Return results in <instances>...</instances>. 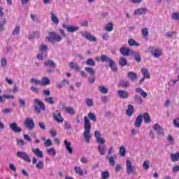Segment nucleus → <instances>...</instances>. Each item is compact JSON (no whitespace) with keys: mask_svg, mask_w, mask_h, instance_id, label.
Returning <instances> with one entry per match:
<instances>
[{"mask_svg":"<svg viewBox=\"0 0 179 179\" xmlns=\"http://www.w3.org/2000/svg\"><path fill=\"white\" fill-rule=\"evenodd\" d=\"M90 131H92V124L90 123V120H89V117H87V116H85L83 136L87 143H89V142H90V139L92 138V134H90Z\"/></svg>","mask_w":179,"mask_h":179,"instance_id":"1","label":"nucleus"},{"mask_svg":"<svg viewBox=\"0 0 179 179\" xmlns=\"http://www.w3.org/2000/svg\"><path fill=\"white\" fill-rule=\"evenodd\" d=\"M94 136L96 139V142L99 143L100 145L98 146V150L103 156L104 153H106V145H103V143H106V140L104 138H101V134L99 131H95L94 132Z\"/></svg>","mask_w":179,"mask_h":179,"instance_id":"2","label":"nucleus"},{"mask_svg":"<svg viewBox=\"0 0 179 179\" xmlns=\"http://www.w3.org/2000/svg\"><path fill=\"white\" fill-rule=\"evenodd\" d=\"M126 171L127 174H135L136 173V168L132 165V162L129 159L126 160Z\"/></svg>","mask_w":179,"mask_h":179,"instance_id":"3","label":"nucleus"},{"mask_svg":"<svg viewBox=\"0 0 179 179\" xmlns=\"http://www.w3.org/2000/svg\"><path fill=\"white\" fill-rule=\"evenodd\" d=\"M46 40L48 41H61L62 40V38L57 33L54 32H50L49 36L46 37Z\"/></svg>","mask_w":179,"mask_h":179,"instance_id":"4","label":"nucleus"},{"mask_svg":"<svg viewBox=\"0 0 179 179\" xmlns=\"http://www.w3.org/2000/svg\"><path fill=\"white\" fill-rule=\"evenodd\" d=\"M153 130L157 131V136L159 138L164 136V129L160 124L156 123L152 126Z\"/></svg>","mask_w":179,"mask_h":179,"instance_id":"5","label":"nucleus"},{"mask_svg":"<svg viewBox=\"0 0 179 179\" xmlns=\"http://www.w3.org/2000/svg\"><path fill=\"white\" fill-rule=\"evenodd\" d=\"M17 156L20 159H22V160H24V162H27V163H30L31 162V159H30V157H29V155H27L24 152H22V151L17 152Z\"/></svg>","mask_w":179,"mask_h":179,"instance_id":"6","label":"nucleus"},{"mask_svg":"<svg viewBox=\"0 0 179 179\" xmlns=\"http://www.w3.org/2000/svg\"><path fill=\"white\" fill-rule=\"evenodd\" d=\"M148 52H150L154 58H159L162 55V50L153 47H150L148 48Z\"/></svg>","mask_w":179,"mask_h":179,"instance_id":"7","label":"nucleus"},{"mask_svg":"<svg viewBox=\"0 0 179 179\" xmlns=\"http://www.w3.org/2000/svg\"><path fill=\"white\" fill-rule=\"evenodd\" d=\"M45 68H47L48 72H52L54 71V68H55L56 64L52 60H47L44 63Z\"/></svg>","mask_w":179,"mask_h":179,"instance_id":"8","label":"nucleus"},{"mask_svg":"<svg viewBox=\"0 0 179 179\" xmlns=\"http://www.w3.org/2000/svg\"><path fill=\"white\" fill-rule=\"evenodd\" d=\"M64 29H66V30L69 33H75V31H78L79 30L80 27L79 26H74V25H69L66 26L65 24H63Z\"/></svg>","mask_w":179,"mask_h":179,"instance_id":"9","label":"nucleus"},{"mask_svg":"<svg viewBox=\"0 0 179 179\" xmlns=\"http://www.w3.org/2000/svg\"><path fill=\"white\" fill-rule=\"evenodd\" d=\"M24 125L29 128V129H33L34 128V121L30 118H27L26 120L24 122Z\"/></svg>","mask_w":179,"mask_h":179,"instance_id":"10","label":"nucleus"},{"mask_svg":"<svg viewBox=\"0 0 179 179\" xmlns=\"http://www.w3.org/2000/svg\"><path fill=\"white\" fill-rule=\"evenodd\" d=\"M54 118L57 122L62 123L64 122V118L61 116V112L59 110H56L53 114Z\"/></svg>","mask_w":179,"mask_h":179,"instance_id":"11","label":"nucleus"},{"mask_svg":"<svg viewBox=\"0 0 179 179\" xmlns=\"http://www.w3.org/2000/svg\"><path fill=\"white\" fill-rule=\"evenodd\" d=\"M10 128L13 131V132H15L17 134H19V132H22V128H20L19 126H17V124L15 122L11 123L10 124Z\"/></svg>","mask_w":179,"mask_h":179,"instance_id":"12","label":"nucleus"},{"mask_svg":"<svg viewBox=\"0 0 179 179\" xmlns=\"http://www.w3.org/2000/svg\"><path fill=\"white\" fill-rule=\"evenodd\" d=\"M32 152L34 155L37 156V157H39V159H43V157H44V153L43 152V151L40 150V148H33Z\"/></svg>","mask_w":179,"mask_h":179,"instance_id":"13","label":"nucleus"},{"mask_svg":"<svg viewBox=\"0 0 179 179\" xmlns=\"http://www.w3.org/2000/svg\"><path fill=\"white\" fill-rule=\"evenodd\" d=\"M34 101L36 104H37V106L40 107V108H38L37 106L35 107L36 110L38 113H40V110H45V106H44V103L41 102V101H40L39 99H35Z\"/></svg>","mask_w":179,"mask_h":179,"instance_id":"14","label":"nucleus"},{"mask_svg":"<svg viewBox=\"0 0 179 179\" xmlns=\"http://www.w3.org/2000/svg\"><path fill=\"white\" fill-rule=\"evenodd\" d=\"M143 121V116H142V115H139L135 121L134 125L135 127H136V128H141V127L142 126V122Z\"/></svg>","mask_w":179,"mask_h":179,"instance_id":"15","label":"nucleus"},{"mask_svg":"<svg viewBox=\"0 0 179 179\" xmlns=\"http://www.w3.org/2000/svg\"><path fill=\"white\" fill-rule=\"evenodd\" d=\"M64 145L69 155H72L73 153V148H72V143H71V142L69 141H67L66 140H64Z\"/></svg>","mask_w":179,"mask_h":179,"instance_id":"16","label":"nucleus"},{"mask_svg":"<svg viewBox=\"0 0 179 179\" xmlns=\"http://www.w3.org/2000/svg\"><path fill=\"white\" fill-rule=\"evenodd\" d=\"M129 52L130 54H134V50H130L129 48L125 47H122L120 49V53L122 55L128 56L129 55Z\"/></svg>","mask_w":179,"mask_h":179,"instance_id":"17","label":"nucleus"},{"mask_svg":"<svg viewBox=\"0 0 179 179\" xmlns=\"http://www.w3.org/2000/svg\"><path fill=\"white\" fill-rule=\"evenodd\" d=\"M50 16H51V20H52L53 24H55L56 26H57V24L59 23V19H58L57 14H55L53 12H51Z\"/></svg>","mask_w":179,"mask_h":179,"instance_id":"18","label":"nucleus"},{"mask_svg":"<svg viewBox=\"0 0 179 179\" xmlns=\"http://www.w3.org/2000/svg\"><path fill=\"white\" fill-rule=\"evenodd\" d=\"M117 94L120 99H128V96H129L128 92L121 90H117Z\"/></svg>","mask_w":179,"mask_h":179,"instance_id":"19","label":"nucleus"},{"mask_svg":"<svg viewBox=\"0 0 179 179\" xmlns=\"http://www.w3.org/2000/svg\"><path fill=\"white\" fill-rule=\"evenodd\" d=\"M82 36L87 38V40H88L89 41H92V42L97 41V38H96V37L93 36L90 34H83V33Z\"/></svg>","mask_w":179,"mask_h":179,"instance_id":"20","label":"nucleus"},{"mask_svg":"<svg viewBox=\"0 0 179 179\" xmlns=\"http://www.w3.org/2000/svg\"><path fill=\"white\" fill-rule=\"evenodd\" d=\"M127 76L131 82H135L138 79V75L135 73L134 71H129L127 74Z\"/></svg>","mask_w":179,"mask_h":179,"instance_id":"21","label":"nucleus"},{"mask_svg":"<svg viewBox=\"0 0 179 179\" xmlns=\"http://www.w3.org/2000/svg\"><path fill=\"white\" fill-rule=\"evenodd\" d=\"M141 36L145 40L149 38V29L148 28H143L141 29Z\"/></svg>","mask_w":179,"mask_h":179,"instance_id":"22","label":"nucleus"},{"mask_svg":"<svg viewBox=\"0 0 179 179\" xmlns=\"http://www.w3.org/2000/svg\"><path fill=\"white\" fill-rule=\"evenodd\" d=\"M148 12V10L145 8H138L134 10V15H145Z\"/></svg>","mask_w":179,"mask_h":179,"instance_id":"23","label":"nucleus"},{"mask_svg":"<svg viewBox=\"0 0 179 179\" xmlns=\"http://www.w3.org/2000/svg\"><path fill=\"white\" fill-rule=\"evenodd\" d=\"M85 71L87 73H90V75H91V76H94L96 75V71H94V69H93L92 67H85Z\"/></svg>","mask_w":179,"mask_h":179,"instance_id":"24","label":"nucleus"},{"mask_svg":"<svg viewBox=\"0 0 179 179\" xmlns=\"http://www.w3.org/2000/svg\"><path fill=\"white\" fill-rule=\"evenodd\" d=\"M143 118L145 124H150V122H152V119L150 118V116L148 114V113H145L143 114Z\"/></svg>","mask_w":179,"mask_h":179,"instance_id":"25","label":"nucleus"},{"mask_svg":"<svg viewBox=\"0 0 179 179\" xmlns=\"http://www.w3.org/2000/svg\"><path fill=\"white\" fill-rule=\"evenodd\" d=\"M51 83V81L48 78L44 77L42 80H41V86H47Z\"/></svg>","mask_w":179,"mask_h":179,"instance_id":"26","label":"nucleus"},{"mask_svg":"<svg viewBox=\"0 0 179 179\" xmlns=\"http://www.w3.org/2000/svg\"><path fill=\"white\" fill-rule=\"evenodd\" d=\"M104 29L106 30V31H113V30H114V24L113 22H108L105 26Z\"/></svg>","mask_w":179,"mask_h":179,"instance_id":"27","label":"nucleus"},{"mask_svg":"<svg viewBox=\"0 0 179 179\" xmlns=\"http://www.w3.org/2000/svg\"><path fill=\"white\" fill-rule=\"evenodd\" d=\"M126 113L129 117L132 116V114H134V106L132 105H129L128 108L126 110Z\"/></svg>","mask_w":179,"mask_h":179,"instance_id":"28","label":"nucleus"},{"mask_svg":"<svg viewBox=\"0 0 179 179\" xmlns=\"http://www.w3.org/2000/svg\"><path fill=\"white\" fill-rule=\"evenodd\" d=\"M102 62H108L109 64L113 61V59L104 55H102L100 57Z\"/></svg>","mask_w":179,"mask_h":179,"instance_id":"29","label":"nucleus"},{"mask_svg":"<svg viewBox=\"0 0 179 179\" xmlns=\"http://www.w3.org/2000/svg\"><path fill=\"white\" fill-rule=\"evenodd\" d=\"M3 99H11L12 100H13V99H15V96L6 95V94H4L3 96L0 95V103H3Z\"/></svg>","mask_w":179,"mask_h":179,"instance_id":"30","label":"nucleus"},{"mask_svg":"<svg viewBox=\"0 0 179 179\" xmlns=\"http://www.w3.org/2000/svg\"><path fill=\"white\" fill-rule=\"evenodd\" d=\"M171 162H176L179 160V152L175 154H171Z\"/></svg>","mask_w":179,"mask_h":179,"instance_id":"31","label":"nucleus"},{"mask_svg":"<svg viewBox=\"0 0 179 179\" xmlns=\"http://www.w3.org/2000/svg\"><path fill=\"white\" fill-rule=\"evenodd\" d=\"M47 50H48V45L45 44H41L39 45V52H47Z\"/></svg>","mask_w":179,"mask_h":179,"instance_id":"32","label":"nucleus"},{"mask_svg":"<svg viewBox=\"0 0 179 179\" xmlns=\"http://www.w3.org/2000/svg\"><path fill=\"white\" fill-rule=\"evenodd\" d=\"M64 110L66 111V113H67L68 114H70V115H75V109L72 107H66L64 108Z\"/></svg>","mask_w":179,"mask_h":179,"instance_id":"33","label":"nucleus"},{"mask_svg":"<svg viewBox=\"0 0 179 179\" xmlns=\"http://www.w3.org/2000/svg\"><path fill=\"white\" fill-rule=\"evenodd\" d=\"M5 24H6V20L5 18H1L0 21V31H3V30H5Z\"/></svg>","mask_w":179,"mask_h":179,"instance_id":"34","label":"nucleus"},{"mask_svg":"<svg viewBox=\"0 0 179 179\" xmlns=\"http://www.w3.org/2000/svg\"><path fill=\"white\" fill-rule=\"evenodd\" d=\"M119 152L122 157H125V155H127V150L125 149V147H124L123 145L120 146L119 149Z\"/></svg>","mask_w":179,"mask_h":179,"instance_id":"35","label":"nucleus"},{"mask_svg":"<svg viewBox=\"0 0 179 179\" xmlns=\"http://www.w3.org/2000/svg\"><path fill=\"white\" fill-rule=\"evenodd\" d=\"M69 67L71 69H75V71H80V66H78L76 63L71 62L69 64Z\"/></svg>","mask_w":179,"mask_h":179,"instance_id":"36","label":"nucleus"},{"mask_svg":"<svg viewBox=\"0 0 179 179\" xmlns=\"http://www.w3.org/2000/svg\"><path fill=\"white\" fill-rule=\"evenodd\" d=\"M141 73H143L144 78H146V79H149L150 78V74L149 73V71H148V69H142Z\"/></svg>","mask_w":179,"mask_h":179,"instance_id":"37","label":"nucleus"},{"mask_svg":"<svg viewBox=\"0 0 179 179\" xmlns=\"http://www.w3.org/2000/svg\"><path fill=\"white\" fill-rule=\"evenodd\" d=\"M99 90L103 94H107V93H108V88H107L103 85H101L99 87Z\"/></svg>","mask_w":179,"mask_h":179,"instance_id":"38","label":"nucleus"},{"mask_svg":"<svg viewBox=\"0 0 179 179\" xmlns=\"http://www.w3.org/2000/svg\"><path fill=\"white\" fill-rule=\"evenodd\" d=\"M136 92L137 93H139L142 97H147L148 96V93H146L142 88H136Z\"/></svg>","mask_w":179,"mask_h":179,"instance_id":"39","label":"nucleus"},{"mask_svg":"<svg viewBox=\"0 0 179 179\" xmlns=\"http://www.w3.org/2000/svg\"><path fill=\"white\" fill-rule=\"evenodd\" d=\"M115 159H117V155L110 156L108 158L109 164H110V166H115Z\"/></svg>","mask_w":179,"mask_h":179,"instance_id":"40","label":"nucleus"},{"mask_svg":"<svg viewBox=\"0 0 179 179\" xmlns=\"http://www.w3.org/2000/svg\"><path fill=\"white\" fill-rule=\"evenodd\" d=\"M74 170L76 174H78V176H83L84 173H83V169H82V168L79 166H75Z\"/></svg>","mask_w":179,"mask_h":179,"instance_id":"41","label":"nucleus"},{"mask_svg":"<svg viewBox=\"0 0 179 179\" xmlns=\"http://www.w3.org/2000/svg\"><path fill=\"white\" fill-rule=\"evenodd\" d=\"M109 66H110L111 71H113V72H115V71H117V66H115V62H114V60H112L109 63Z\"/></svg>","mask_w":179,"mask_h":179,"instance_id":"42","label":"nucleus"},{"mask_svg":"<svg viewBox=\"0 0 179 179\" xmlns=\"http://www.w3.org/2000/svg\"><path fill=\"white\" fill-rule=\"evenodd\" d=\"M110 178V172L108 171H104L101 173L102 179H108Z\"/></svg>","mask_w":179,"mask_h":179,"instance_id":"43","label":"nucleus"},{"mask_svg":"<svg viewBox=\"0 0 179 179\" xmlns=\"http://www.w3.org/2000/svg\"><path fill=\"white\" fill-rule=\"evenodd\" d=\"M47 153L50 155V156H55L57 155V151H55V149L50 148L47 150Z\"/></svg>","mask_w":179,"mask_h":179,"instance_id":"44","label":"nucleus"},{"mask_svg":"<svg viewBox=\"0 0 179 179\" xmlns=\"http://www.w3.org/2000/svg\"><path fill=\"white\" fill-rule=\"evenodd\" d=\"M86 64L88 66H96V62H94L92 59H87L86 61Z\"/></svg>","mask_w":179,"mask_h":179,"instance_id":"45","label":"nucleus"},{"mask_svg":"<svg viewBox=\"0 0 179 179\" xmlns=\"http://www.w3.org/2000/svg\"><path fill=\"white\" fill-rule=\"evenodd\" d=\"M143 167L144 170H149V167H150V162L149 160L144 161Z\"/></svg>","mask_w":179,"mask_h":179,"instance_id":"46","label":"nucleus"},{"mask_svg":"<svg viewBox=\"0 0 179 179\" xmlns=\"http://www.w3.org/2000/svg\"><path fill=\"white\" fill-rule=\"evenodd\" d=\"M171 18L176 22H179V13H173L171 14Z\"/></svg>","mask_w":179,"mask_h":179,"instance_id":"47","label":"nucleus"},{"mask_svg":"<svg viewBox=\"0 0 179 179\" xmlns=\"http://www.w3.org/2000/svg\"><path fill=\"white\" fill-rule=\"evenodd\" d=\"M88 117L90 120H91L92 121H94V122H96V121H97V118L96 117V115H94V113H89Z\"/></svg>","mask_w":179,"mask_h":179,"instance_id":"48","label":"nucleus"},{"mask_svg":"<svg viewBox=\"0 0 179 179\" xmlns=\"http://www.w3.org/2000/svg\"><path fill=\"white\" fill-rule=\"evenodd\" d=\"M128 43L131 46L135 45L136 47H139V45H140L139 43H136V41H135V40H134V39L129 40Z\"/></svg>","mask_w":179,"mask_h":179,"instance_id":"49","label":"nucleus"},{"mask_svg":"<svg viewBox=\"0 0 179 179\" xmlns=\"http://www.w3.org/2000/svg\"><path fill=\"white\" fill-rule=\"evenodd\" d=\"M36 169H38V170H43V169H44V162L39 161L36 164Z\"/></svg>","mask_w":179,"mask_h":179,"instance_id":"50","label":"nucleus"},{"mask_svg":"<svg viewBox=\"0 0 179 179\" xmlns=\"http://www.w3.org/2000/svg\"><path fill=\"white\" fill-rule=\"evenodd\" d=\"M30 83H32V85H41V80H37L36 78H32L30 80Z\"/></svg>","mask_w":179,"mask_h":179,"instance_id":"51","label":"nucleus"},{"mask_svg":"<svg viewBox=\"0 0 179 179\" xmlns=\"http://www.w3.org/2000/svg\"><path fill=\"white\" fill-rule=\"evenodd\" d=\"M127 62H128L127 61V59H125L124 57H122V59H120L119 64L120 65H121V66H125Z\"/></svg>","mask_w":179,"mask_h":179,"instance_id":"52","label":"nucleus"},{"mask_svg":"<svg viewBox=\"0 0 179 179\" xmlns=\"http://www.w3.org/2000/svg\"><path fill=\"white\" fill-rule=\"evenodd\" d=\"M40 37V32L36 31L30 35L29 38H38Z\"/></svg>","mask_w":179,"mask_h":179,"instance_id":"53","label":"nucleus"},{"mask_svg":"<svg viewBox=\"0 0 179 179\" xmlns=\"http://www.w3.org/2000/svg\"><path fill=\"white\" fill-rule=\"evenodd\" d=\"M44 145L45 146H47V148H50V146H52V141L48 138L44 142Z\"/></svg>","mask_w":179,"mask_h":179,"instance_id":"54","label":"nucleus"},{"mask_svg":"<svg viewBox=\"0 0 179 179\" xmlns=\"http://www.w3.org/2000/svg\"><path fill=\"white\" fill-rule=\"evenodd\" d=\"M93 99L88 98L86 99V104L88 106V107H93Z\"/></svg>","mask_w":179,"mask_h":179,"instance_id":"55","label":"nucleus"},{"mask_svg":"<svg viewBox=\"0 0 179 179\" xmlns=\"http://www.w3.org/2000/svg\"><path fill=\"white\" fill-rule=\"evenodd\" d=\"M167 141L169 145H173L174 143V137L171 135H169L167 137Z\"/></svg>","mask_w":179,"mask_h":179,"instance_id":"56","label":"nucleus"},{"mask_svg":"<svg viewBox=\"0 0 179 179\" xmlns=\"http://www.w3.org/2000/svg\"><path fill=\"white\" fill-rule=\"evenodd\" d=\"M20 31V27L17 25L15 27V28L13 32V34L14 36H17V34H19Z\"/></svg>","mask_w":179,"mask_h":179,"instance_id":"57","label":"nucleus"},{"mask_svg":"<svg viewBox=\"0 0 179 179\" xmlns=\"http://www.w3.org/2000/svg\"><path fill=\"white\" fill-rule=\"evenodd\" d=\"M0 62H1V65L3 68H5V66H6V65H8V61L5 58H1Z\"/></svg>","mask_w":179,"mask_h":179,"instance_id":"58","label":"nucleus"},{"mask_svg":"<svg viewBox=\"0 0 179 179\" xmlns=\"http://www.w3.org/2000/svg\"><path fill=\"white\" fill-rule=\"evenodd\" d=\"M134 59H136L137 62H141V61H142V59L141 58V55H139V53L136 52L134 54Z\"/></svg>","mask_w":179,"mask_h":179,"instance_id":"59","label":"nucleus"},{"mask_svg":"<svg viewBox=\"0 0 179 179\" xmlns=\"http://www.w3.org/2000/svg\"><path fill=\"white\" fill-rule=\"evenodd\" d=\"M173 122L176 128H179V118L174 119Z\"/></svg>","mask_w":179,"mask_h":179,"instance_id":"60","label":"nucleus"},{"mask_svg":"<svg viewBox=\"0 0 179 179\" xmlns=\"http://www.w3.org/2000/svg\"><path fill=\"white\" fill-rule=\"evenodd\" d=\"M122 87H128V86H129V82L128 81H122L120 83Z\"/></svg>","mask_w":179,"mask_h":179,"instance_id":"61","label":"nucleus"},{"mask_svg":"<svg viewBox=\"0 0 179 179\" xmlns=\"http://www.w3.org/2000/svg\"><path fill=\"white\" fill-rule=\"evenodd\" d=\"M135 100H136V103H138V104H141V103L143 101L142 97H141V96H136Z\"/></svg>","mask_w":179,"mask_h":179,"instance_id":"62","label":"nucleus"},{"mask_svg":"<svg viewBox=\"0 0 179 179\" xmlns=\"http://www.w3.org/2000/svg\"><path fill=\"white\" fill-rule=\"evenodd\" d=\"M47 103H50V104H54V99L52 97H48L45 99Z\"/></svg>","mask_w":179,"mask_h":179,"instance_id":"63","label":"nucleus"},{"mask_svg":"<svg viewBox=\"0 0 179 179\" xmlns=\"http://www.w3.org/2000/svg\"><path fill=\"white\" fill-rule=\"evenodd\" d=\"M43 57H44V53L39 52V53L37 55V59H38L39 61H41Z\"/></svg>","mask_w":179,"mask_h":179,"instance_id":"64","label":"nucleus"}]
</instances>
